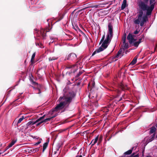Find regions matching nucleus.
<instances>
[{
	"label": "nucleus",
	"instance_id": "obj_1",
	"mask_svg": "<svg viewBox=\"0 0 157 157\" xmlns=\"http://www.w3.org/2000/svg\"><path fill=\"white\" fill-rule=\"evenodd\" d=\"M75 96L74 93H69L67 94L64 95L63 97H60L58 100L59 103L53 110V112L58 111L62 109L65 106H68Z\"/></svg>",
	"mask_w": 157,
	"mask_h": 157
},
{
	"label": "nucleus",
	"instance_id": "obj_28",
	"mask_svg": "<svg viewBox=\"0 0 157 157\" xmlns=\"http://www.w3.org/2000/svg\"><path fill=\"white\" fill-rule=\"evenodd\" d=\"M155 134H154L152 136V137H151V139H150V141H152V140H153V139H154V138L155 136Z\"/></svg>",
	"mask_w": 157,
	"mask_h": 157
},
{
	"label": "nucleus",
	"instance_id": "obj_44",
	"mask_svg": "<svg viewBox=\"0 0 157 157\" xmlns=\"http://www.w3.org/2000/svg\"><path fill=\"white\" fill-rule=\"evenodd\" d=\"M42 35H43V36H44V35L43 34H42Z\"/></svg>",
	"mask_w": 157,
	"mask_h": 157
},
{
	"label": "nucleus",
	"instance_id": "obj_38",
	"mask_svg": "<svg viewBox=\"0 0 157 157\" xmlns=\"http://www.w3.org/2000/svg\"><path fill=\"white\" fill-rule=\"evenodd\" d=\"M76 157H82L81 155H78L76 156Z\"/></svg>",
	"mask_w": 157,
	"mask_h": 157
},
{
	"label": "nucleus",
	"instance_id": "obj_30",
	"mask_svg": "<svg viewBox=\"0 0 157 157\" xmlns=\"http://www.w3.org/2000/svg\"><path fill=\"white\" fill-rule=\"evenodd\" d=\"M17 140H13V141H12L11 142V143H12V145H14V144L17 141Z\"/></svg>",
	"mask_w": 157,
	"mask_h": 157
},
{
	"label": "nucleus",
	"instance_id": "obj_46",
	"mask_svg": "<svg viewBox=\"0 0 157 157\" xmlns=\"http://www.w3.org/2000/svg\"><path fill=\"white\" fill-rule=\"evenodd\" d=\"M42 31H43V32H44V30L43 29H42Z\"/></svg>",
	"mask_w": 157,
	"mask_h": 157
},
{
	"label": "nucleus",
	"instance_id": "obj_23",
	"mask_svg": "<svg viewBox=\"0 0 157 157\" xmlns=\"http://www.w3.org/2000/svg\"><path fill=\"white\" fill-rule=\"evenodd\" d=\"M102 140V137L101 136L100 137V138H99L98 140V145L101 142V140Z\"/></svg>",
	"mask_w": 157,
	"mask_h": 157
},
{
	"label": "nucleus",
	"instance_id": "obj_29",
	"mask_svg": "<svg viewBox=\"0 0 157 157\" xmlns=\"http://www.w3.org/2000/svg\"><path fill=\"white\" fill-rule=\"evenodd\" d=\"M155 134H154L152 136V137H151V139H150V141H152V140H153V139H154V138L155 136Z\"/></svg>",
	"mask_w": 157,
	"mask_h": 157
},
{
	"label": "nucleus",
	"instance_id": "obj_16",
	"mask_svg": "<svg viewBox=\"0 0 157 157\" xmlns=\"http://www.w3.org/2000/svg\"><path fill=\"white\" fill-rule=\"evenodd\" d=\"M98 7V6H89V7H85V8H83L82 9L80 10H85V9H88V8H90L91 7H95L96 8H97Z\"/></svg>",
	"mask_w": 157,
	"mask_h": 157
},
{
	"label": "nucleus",
	"instance_id": "obj_34",
	"mask_svg": "<svg viewBox=\"0 0 157 157\" xmlns=\"http://www.w3.org/2000/svg\"><path fill=\"white\" fill-rule=\"evenodd\" d=\"M41 142L40 141H38V142H37L35 144V145H38V144H40V143Z\"/></svg>",
	"mask_w": 157,
	"mask_h": 157
},
{
	"label": "nucleus",
	"instance_id": "obj_2",
	"mask_svg": "<svg viewBox=\"0 0 157 157\" xmlns=\"http://www.w3.org/2000/svg\"><path fill=\"white\" fill-rule=\"evenodd\" d=\"M152 10H139L137 13V19L134 20L135 24H139L142 26L144 23L148 20V16L151 15Z\"/></svg>",
	"mask_w": 157,
	"mask_h": 157
},
{
	"label": "nucleus",
	"instance_id": "obj_31",
	"mask_svg": "<svg viewBox=\"0 0 157 157\" xmlns=\"http://www.w3.org/2000/svg\"><path fill=\"white\" fill-rule=\"evenodd\" d=\"M44 122H43V121H40V122H38V123L37 124H36V126H39V125L40 124H41V123H42Z\"/></svg>",
	"mask_w": 157,
	"mask_h": 157
},
{
	"label": "nucleus",
	"instance_id": "obj_5",
	"mask_svg": "<svg viewBox=\"0 0 157 157\" xmlns=\"http://www.w3.org/2000/svg\"><path fill=\"white\" fill-rule=\"evenodd\" d=\"M44 116H43L42 117H40V118H39L37 120H36L35 121H29L26 125V128L25 129H27L29 128V127H30V125H34L36 123L38 122L41 120L43 119L44 118Z\"/></svg>",
	"mask_w": 157,
	"mask_h": 157
},
{
	"label": "nucleus",
	"instance_id": "obj_26",
	"mask_svg": "<svg viewBox=\"0 0 157 157\" xmlns=\"http://www.w3.org/2000/svg\"><path fill=\"white\" fill-rule=\"evenodd\" d=\"M105 38V35H104L103 36L102 38L101 39L100 42V44L101 43H102V42L104 41Z\"/></svg>",
	"mask_w": 157,
	"mask_h": 157
},
{
	"label": "nucleus",
	"instance_id": "obj_7",
	"mask_svg": "<svg viewBox=\"0 0 157 157\" xmlns=\"http://www.w3.org/2000/svg\"><path fill=\"white\" fill-rule=\"evenodd\" d=\"M76 58V55L74 53H71L68 55L67 57V59H71L72 60L74 59H75Z\"/></svg>",
	"mask_w": 157,
	"mask_h": 157
},
{
	"label": "nucleus",
	"instance_id": "obj_37",
	"mask_svg": "<svg viewBox=\"0 0 157 157\" xmlns=\"http://www.w3.org/2000/svg\"><path fill=\"white\" fill-rule=\"evenodd\" d=\"M142 40V38H140L139 39V40L138 41L139 42H140V43L141 42V40Z\"/></svg>",
	"mask_w": 157,
	"mask_h": 157
},
{
	"label": "nucleus",
	"instance_id": "obj_45",
	"mask_svg": "<svg viewBox=\"0 0 157 157\" xmlns=\"http://www.w3.org/2000/svg\"><path fill=\"white\" fill-rule=\"evenodd\" d=\"M73 67H74L75 66V65H73Z\"/></svg>",
	"mask_w": 157,
	"mask_h": 157
},
{
	"label": "nucleus",
	"instance_id": "obj_42",
	"mask_svg": "<svg viewBox=\"0 0 157 157\" xmlns=\"http://www.w3.org/2000/svg\"><path fill=\"white\" fill-rule=\"evenodd\" d=\"M71 67H67V68H71Z\"/></svg>",
	"mask_w": 157,
	"mask_h": 157
},
{
	"label": "nucleus",
	"instance_id": "obj_18",
	"mask_svg": "<svg viewBox=\"0 0 157 157\" xmlns=\"http://www.w3.org/2000/svg\"><path fill=\"white\" fill-rule=\"evenodd\" d=\"M35 55H36L35 53H34L33 54L32 56V57H31V62H32V63H33V62L34 59L35 57Z\"/></svg>",
	"mask_w": 157,
	"mask_h": 157
},
{
	"label": "nucleus",
	"instance_id": "obj_14",
	"mask_svg": "<svg viewBox=\"0 0 157 157\" xmlns=\"http://www.w3.org/2000/svg\"><path fill=\"white\" fill-rule=\"evenodd\" d=\"M122 51V49H120L119 50V51H118V52L116 56V57L117 58H118L119 57V56H120V55H121V54Z\"/></svg>",
	"mask_w": 157,
	"mask_h": 157
},
{
	"label": "nucleus",
	"instance_id": "obj_6",
	"mask_svg": "<svg viewBox=\"0 0 157 157\" xmlns=\"http://www.w3.org/2000/svg\"><path fill=\"white\" fill-rule=\"evenodd\" d=\"M136 36L130 33H129L128 36L127 37V39L128 40L129 43L132 44L134 43L136 41L135 37Z\"/></svg>",
	"mask_w": 157,
	"mask_h": 157
},
{
	"label": "nucleus",
	"instance_id": "obj_36",
	"mask_svg": "<svg viewBox=\"0 0 157 157\" xmlns=\"http://www.w3.org/2000/svg\"><path fill=\"white\" fill-rule=\"evenodd\" d=\"M13 145H12V143H11L9 144V145L8 146V147H11Z\"/></svg>",
	"mask_w": 157,
	"mask_h": 157
},
{
	"label": "nucleus",
	"instance_id": "obj_27",
	"mask_svg": "<svg viewBox=\"0 0 157 157\" xmlns=\"http://www.w3.org/2000/svg\"><path fill=\"white\" fill-rule=\"evenodd\" d=\"M56 59L55 57H53L52 58H51V57L49 58V60L50 61H52V60H54Z\"/></svg>",
	"mask_w": 157,
	"mask_h": 157
},
{
	"label": "nucleus",
	"instance_id": "obj_48",
	"mask_svg": "<svg viewBox=\"0 0 157 157\" xmlns=\"http://www.w3.org/2000/svg\"><path fill=\"white\" fill-rule=\"evenodd\" d=\"M77 10V9H75V10Z\"/></svg>",
	"mask_w": 157,
	"mask_h": 157
},
{
	"label": "nucleus",
	"instance_id": "obj_41",
	"mask_svg": "<svg viewBox=\"0 0 157 157\" xmlns=\"http://www.w3.org/2000/svg\"><path fill=\"white\" fill-rule=\"evenodd\" d=\"M35 84H36V85H38V83H35Z\"/></svg>",
	"mask_w": 157,
	"mask_h": 157
},
{
	"label": "nucleus",
	"instance_id": "obj_20",
	"mask_svg": "<svg viewBox=\"0 0 157 157\" xmlns=\"http://www.w3.org/2000/svg\"><path fill=\"white\" fill-rule=\"evenodd\" d=\"M126 37V34H124V35L122 38V41H123V43H124L125 42Z\"/></svg>",
	"mask_w": 157,
	"mask_h": 157
},
{
	"label": "nucleus",
	"instance_id": "obj_13",
	"mask_svg": "<svg viewBox=\"0 0 157 157\" xmlns=\"http://www.w3.org/2000/svg\"><path fill=\"white\" fill-rule=\"evenodd\" d=\"M156 131V128L154 127H153L150 128V132L151 134H152L155 132Z\"/></svg>",
	"mask_w": 157,
	"mask_h": 157
},
{
	"label": "nucleus",
	"instance_id": "obj_47",
	"mask_svg": "<svg viewBox=\"0 0 157 157\" xmlns=\"http://www.w3.org/2000/svg\"><path fill=\"white\" fill-rule=\"evenodd\" d=\"M33 88H34V89H35V88L34 87H33Z\"/></svg>",
	"mask_w": 157,
	"mask_h": 157
},
{
	"label": "nucleus",
	"instance_id": "obj_4",
	"mask_svg": "<svg viewBox=\"0 0 157 157\" xmlns=\"http://www.w3.org/2000/svg\"><path fill=\"white\" fill-rule=\"evenodd\" d=\"M140 0L138 3V6L141 10H150L149 6L147 5L149 0Z\"/></svg>",
	"mask_w": 157,
	"mask_h": 157
},
{
	"label": "nucleus",
	"instance_id": "obj_25",
	"mask_svg": "<svg viewBox=\"0 0 157 157\" xmlns=\"http://www.w3.org/2000/svg\"><path fill=\"white\" fill-rule=\"evenodd\" d=\"M99 14H100L102 16V15H104L106 13H105V11H104L103 12H102V11H100V12H99Z\"/></svg>",
	"mask_w": 157,
	"mask_h": 157
},
{
	"label": "nucleus",
	"instance_id": "obj_32",
	"mask_svg": "<svg viewBox=\"0 0 157 157\" xmlns=\"http://www.w3.org/2000/svg\"><path fill=\"white\" fill-rule=\"evenodd\" d=\"M139 31H138L137 30H136L134 32V34H137L139 33Z\"/></svg>",
	"mask_w": 157,
	"mask_h": 157
},
{
	"label": "nucleus",
	"instance_id": "obj_40",
	"mask_svg": "<svg viewBox=\"0 0 157 157\" xmlns=\"http://www.w3.org/2000/svg\"><path fill=\"white\" fill-rule=\"evenodd\" d=\"M102 9H97V10H102Z\"/></svg>",
	"mask_w": 157,
	"mask_h": 157
},
{
	"label": "nucleus",
	"instance_id": "obj_43",
	"mask_svg": "<svg viewBox=\"0 0 157 157\" xmlns=\"http://www.w3.org/2000/svg\"><path fill=\"white\" fill-rule=\"evenodd\" d=\"M155 126H156V127H157V124L156 125H155Z\"/></svg>",
	"mask_w": 157,
	"mask_h": 157
},
{
	"label": "nucleus",
	"instance_id": "obj_15",
	"mask_svg": "<svg viewBox=\"0 0 157 157\" xmlns=\"http://www.w3.org/2000/svg\"><path fill=\"white\" fill-rule=\"evenodd\" d=\"M48 145V143L46 142L45 143H44L43 144V151L44 152L45 149L47 148V146Z\"/></svg>",
	"mask_w": 157,
	"mask_h": 157
},
{
	"label": "nucleus",
	"instance_id": "obj_11",
	"mask_svg": "<svg viewBox=\"0 0 157 157\" xmlns=\"http://www.w3.org/2000/svg\"><path fill=\"white\" fill-rule=\"evenodd\" d=\"M126 5L127 0H123L121 7V10L124 9L126 6Z\"/></svg>",
	"mask_w": 157,
	"mask_h": 157
},
{
	"label": "nucleus",
	"instance_id": "obj_39",
	"mask_svg": "<svg viewBox=\"0 0 157 157\" xmlns=\"http://www.w3.org/2000/svg\"><path fill=\"white\" fill-rule=\"evenodd\" d=\"M38 90L39 91V92L38 93V94H40V90L39 89H38Z\"/></svg>",
	"mask_w": 157,
	"mask_h": 157
},
{
	"label": "nucleus",
	"instance_id": "obj_35",
	"mask_svg": "<svg viewBox=\"0 0 157 157\" xmlns=\"http://www.w3.org/2000/svg\"><path fill=\"white\" fill-rule=\"evenodd\" d=\"M13 145H12V143H11L9 144V145L8 146V147H11Z\"/></svg>",
	"mask_w": 157,
	"mask_h": 157
},
{
	"label": "nucleus",
	"instance_id": "obj_19",
	"mask_svg": "<svg viewBox=\"0 0 157 157\" xmlns=\"http://www.w3.org/2000/svg\"><path fill=\"white\" fill-rule=\"evenodd\" d=\"M24 119V116H22L18 120V121H17V124H19V123H21V121H22V120H23Z\"/></svg>",
	"mask_w": 157,
	"mask_h": 157
},
{
	"label": "nucleus",
	"instance_id": "obj_3",
	"mask_svg": "<svg viewBox=\"0 0 157 157\" xmlns=\"http://www.w3.org/2000/svg\"><path fill=\"white\" fill-rule=\"evenodd\" d=\"M108 27L109 33L107 35L106 38L103 41L101 46L92 53V56H93L96 53L99 52L105 49L110 42L113 34V27L111 24L109 23L108 25Z\"/></svg>",
	"mask_w": 157,
	"mask_h": 157
},
{
	"label": "nucleus",
	"instance_id": "obj_9",
	"mask_svg": "<svg viewBox=\"0 0 157 157\" xmlns=\"http://www.w3.org/2000/svg\"><path fill=\"white\" fill-rule=\"evenodd\" d=\"M138 58L137 56H136L133 59L132 62L129 64V65H134L136 62L137 59Z\"/></svg>",
	"mask_w": 157,
	"mask_h": 157
},
{
	"label": "nucleus",
	"instance_id": "obj_17",
	"mask_svg": "<svg viewBox=\"0 0 157 157\" xmlns=\"http://www.w3.org/2000/svg\"><path fill=\"white\" fill-rule=\"evenodd\" d=\"M133 148H132V149L129 150L125 152L124 154L126 155H129L131 154L132 151V149H133Z\"/></svg>",
	"mask_w": 157,
	"mask_h": 157
},
{
	"label": "nucleus",
	"instance_id": "obj_49",
	"mask_svg": "<svg viewBox=\"0 0 157 157\" xmlns=\"http://www.w3.org/2000/svg\"><path fill=\"white\" fill-rule=\"evenodd\" d=\"M156 138H157V135L156 136Z\"/></svg>",
	"mask_w": 157,
	"mask_h": 157
},
{
	"label": "nucleus",
	"instance_id": "obj_21",
	"mask_svg": "<svg viewBox=\"0 0 157 157\" xmlns=\"http://www.w3.org/2000/svg\"><path fill=\"white\" fill-rule=\"evenodd\" d=\"M119 86V87L122 90H123L125 89L124 85L122 83H121V85H120Z\"/></svg>",
	"mask_w": 157,
	"mask_h": 157
},
{
	"label": "nucleus",
	"instance_id": "obj_24",
	"mask_svg": "<svg viewBox=\"0 0 157 157\" xmlns=\"http://www.w3.org/2000/svg\"><path fill=\"white\" fill-rule=\"evenodd\" d=\"M129 157H139V155L137 154L134 155V154H133Z\"/></svg>",
	"mask_w": 157,
	"mask_h": 157
},
{
	"label": "nucleus",
	"instance_id": "obj_22",
	"mask_svg": "<svg viewBox=\"0 0 157 157\" xmlns=\"http://www.w3.org/2000/svg\"><path fill=\"white\" fill-rule=\"evenodd\" d=\"M134 45L135 46V47H137L139 44H140V42H139L138 41L136 42H134Z\"/></svg>",
	"mask_w": 157,
	"mask_h": 157
},
{
	"label": "nucleus",
	"instance_id": "obj_8",
	"mask_svg": "<svg viewBox=\"0 0 157 157\" xmlns=\"http://www.w3.org/2000/svg\"><path fill=\"white\" fill-rule=\"evenodd\" d=\"M155 2V0H150V6H149L150 10H153L154 8Z\"/></svg>",
	"mask_w": 157,
	"mask_h": 157
},
{
	"label": "nucleus",
	"instance_id": "obj_10",
	"mask_svg": "<svg viewBox=\"0 0 157 157\" xmlns=\"http://www.w3.org/2000/svg\"><path fill=\"white\" fill-rule=\"evenodd\" d=\"M98 139V136L94 139L93 140L91 143L92 146L94 145L97 142Z\"/></svg>",
	"mask_w": 157,
	"mask_h": 157
},
{
	"label": "nucleus",
	"instance_id": "obj_12",
	"mask_svg": "<svg viewBox=\"0 0 157 157\" xmlns=\"http://www.w3.org/2000/svg\"><path fill=\"white\" fill-rule=\"evenodd\" d=\"M56 115L53 116L52 117H51L49 118H47L46 119H45L44 120H43V122H46L48 121H50L51 119L53 118H54L56 116Z\"/></svg>",
	"mask_w": 157,
	"mask_h": 157
},
{
	"label": "nucleus",
	"instance_id": "obj_33",
	"mask_svg": "<svg viewBox=\"0 0 157 157\" xmlns=\"http://www.w3.org/2000/svg\"><path fill=\"white\" fill-rule=\"evenodd\" d=\"M124 47L126 48H127L128 46V44L125 42L124 43Z\"/></svg>",
	"mask_w": 157,
	"mask_h": 157
}]
</instances>
